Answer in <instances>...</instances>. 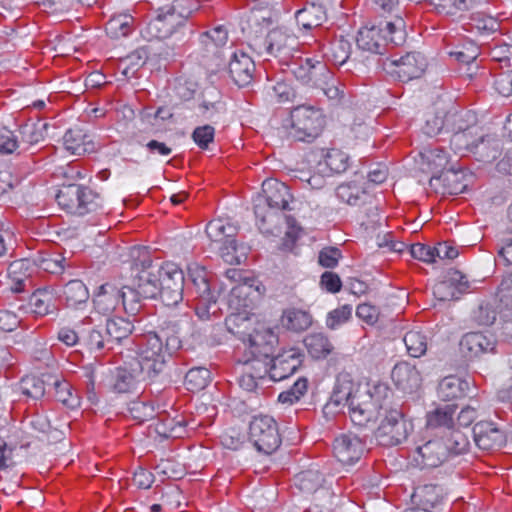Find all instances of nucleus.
<instances>
[{
  "instance_id": "nucleus-19",
  "label": "nucleus",
  "mask_w": 512,
  "mask_h": 512,
  "mask_svg": "<svg viewBox=\"0 0 512 512\" xmlns=\"http://www.w3.org/2000/svg\"><path fill=\"white\" fill-rule=\"evenodd\" d=\"M473 436L476 445L483 450L499 449L506 442L504 432L488 421L476 423L473 427Z\"/></svg>"
},
{
  "instance_id": "nucleus-62",
  "label": "nucleus",
  "mask_w": 512,
  "mask_h": 512,
  "mask_svg": "<svg viewBox=\"0 0 512 512\" xmlns=\"http://www.w3.org/2000/svg\"><path fill=\"white\" fill-rule=\"evenodd\" d=\"M249 324V318L242 314H231L226 318L225 325L227 330L233 335L244 339L250 334L246 332L247 325Z\"/></svg>"
},
{
  "instance_id": "nucleus-9",
  "label": "nucleus",
  "mask_w": 512,
  "mask_h": 512,
  "mask_svg": "<svg viewBox=\"0 0 512 512\" xmlns=\"http://www.w3.org/2000/svg\"><path fill=\"white\" fill-rule=\"evenodd\" d=\"M248 439L259 453L265 455L274 453L282 443L276 420L262 414L254 416L250 421Z\"/></svg>"
},
{
  "instance_id": "nucleus-20",
  "label": "nucleus",
  "mask_w": 512,
  "mask_h": 512,
  "mask_svg": "<svg viewBox=\"0 0 512 512\" xmlns=\"http://www.w3.org/2000/svg\"><path fill=\"white\" fill-rule=\"evenodd\" d=\"M469 289L467 277L458 270L449 272L447 280L434 287V295L441 301L457 300Z\"/></svg>"
},
{
  "instance_id": "nucleus-50",
  "label": "nucleus",
  "mask_w": 512,
  "mask_h": 512,
  "mask_svg": "<svg viewBox=\"0 0 512 512\" xmlns=\"http://www.w3.org/2000/svg\"><path fill=\"white\" fill-rule=\"evenodd\" d=\"M211 379V373L207 368H191L185 376V385L189 391L196 392L207 387Z\"/></svg>"
},
{
  "instance_id": "nucleus-55",
  "label": "nucleus",
  "mask_w": 512,
  "mask_h": 512,
  "mask_svg": "<svg viewBox=\"0 0 512 512\" xmlns=\"http://www.w3.org/2000/svg\"><path fill=\"white\" fill-rule=\"evenodd\" d=\"M47 124L41 122H32L22 125L19 129L23 143L33 145L45 138Z\"/></svg>"
},
{
  "instance_id": "nucleus-32",
  "label": "nucleus",
  "mask_w": 512,
  "mask_h": 512,
  "mask_svg": "<svg viewBox=\"0 0 512 512\" xmlns=\"http://www.w3.org/2000/svg\"><path fill=\"white\" fill-rule=\"evenodd\" d=\"M326 18L325 8L321 4L311 3L295 12L296 23L306 30L321 26Z\"/></svg>"
},
{
  "instance_id": "nucleus-30",
  "label": "nucleus",
  "mask_w": 512,
  "mask_h": 512,
  "mask_svg": "<svg viewBox=\"0 0 512 512\" xmlns=\"http://www.w3.org/2000/svg\"><path fill=\"white\" fill-rule=\"evenodd\" d=\"M294 43L295 38L282 28L271 30L265 39L267 54L275 57L288 54Z\"/></svg>"
},
{
  "instance_id": "nucleus-52",
  "label": "nucleus",
  "mask_w": 512,
  "mask_h": 512,
  "mask_svg": "<svg viewBox=\"0 0 512 512\" xmlns=\"http://www.w3.org/2000/svg\"><path fill=\"white\" fill-rule=\"evenodd\" d=\"M474 0H432L431 5L438 14L454 16L468 10Z\"/></svg>"
},
{
  "instance_id": "nucleus-63",
  "label": "nucleus",
  "mask_w": 512,
  "mask_h": 512,
  "mask_svg": "<svg viewBox=\"0 0 512 512\" xmlns=\"http://www.w3.org/2000/svg\"><path fill=\"white\" fill-rule=\"evenodd\" d=\"M308 381L306 378H299L293 386L279 394L278 400L281 403L292 404L298 401L307 391Z\"/></svg>"
},
{
  "instance_id": "nucleus-10",
  "label": "nucleus",
  "mask_w": 512,
  "mask_h": 512,
  "mask_svg": "<svg viewBox=\"0 0 512 512\" xmlns=\"http://www.w3.org/2000/svg\"><path fill=\"white\" fill-rule=\"evenodd\" d=\"M289 136L297 141H312L322 131L325 119L313 106H297L290 113Z\"/></svg>"
},
{
  "instance_id": "nucleus-4",
  "label": "nucleus",
  "mask_w": 512,
  "mask_h": 512,
  "mask_svg": "<svg viewBox=\"0 0 512 512\" xmlns=\"http://www.w3.org/2000/svg\"><path fill=\"white\" fill-rule=\"evenodd\" d=\"M187 292L194 297L195 314L200 321L214 322L221 318V308L218 303V292L211 288L209 273L198 264L188 266Z\"/></svg>"
},
{
  "instance_id": "nucleus-21",
  "label": "nucleus",
  "mask_w": 512,
  "mask_h": 512,
  "mask_svg": "<svg viewBox=\"0 0 512 512\" xmlns=\"http://www.w3.org/2000/svg\"><path fill=\"white\" fill-rule=\"evenodd\" d=\"M92 302L98 313L111 314L120 302L123 304V287L118 288L111 283L102 284L93 295Z\"/></svg>"
},
{
  "instance_id": "nucleus-45",
  "label": "nucleus",
  "mask_w": 512,
  "mask_h": 512,
  "mask_svg": "<svg viewBox=\"0 0 512 512\" xmlns=\"http://www.w3.org/2000/svg\"><path fill=\"white\" fill-rule=\"evenodd\" d=\"M336 196L349 205H358L367 196L363 188L354 182L340 184L336 188Z\"/></svg>"
},
{
  "instance_id": "nucleus-28",
  "label": "nucleus",
  "mask_w": 512,
  "mask_h": 512,
  "mask_svg": "<svg viewBox=\"0 0 512 512\" xmlns=\"http://www.w3.org/2000/svg\"><path fill=\"white\" fill-rule=\"evenodd\" d=\"M327 68L326 64L321 61L313 62L312 59L306 58L300 62H295L291 66V72L297 80L302 84L315 86L316 80L323 75Z\"/></svg>"
},
{
  "instance_id": "nucleus-57",
  "label": "nucleus",
  "mask_w": 512,
  "mask_h": 512,
  "mask_svg": "<svg viewBox=\"0 0 512 512\" xmlns=\"http://www.w3.org/2000/svg\"><path fill=\"white\" fill-rule=\"evenodd\" d=\"M128 411L131 417L139 422L153 419L156 415L153 404L142 400L132 401L129 404Z\"/></svg>"
},
{
  "instance_id": "nucleus-11",
  "label": "nucleus",
  "mask_w": 512,
  "mask_h": 512,
  "mask_svg": "<svg viewBox=\"0 0 512 512\" xmlns=\"http://www.w3.org/2000/svg\"><path fill=\"white\" fill-rule=\"evenodd\" d=\"M185 275L180 267L173 263L163 264L159 282L160 299L166 306H176L183 300Z\"/></svg>"
},
{
  "instance_id": "nucleus-27",
  "label": "nucleus",
  "mask_w": 512,
  "mask_h": 512,
  "mask_svg": "<svg viewBox=\"0 0 512 512\" xmlns=\"http://www.w3.org/2000/svg\"><path fill=\"white\" fill-rule=\"evenodd\" d=\"M136 369H138V366L132 361L125 363L123 367L116 368L111 384L112 390L117 393H127L135 387L137 381L148 380V378H144L142 371Z\"/></svg>"
},
{
  "instance_id": "nucleus-15",
  "label": "nucleus",
  "mask_w": 512,
  "mask_h": 512,
  "mask_svg": "<svg viewBox=\"0 0 512 512\" xmlns=\"http://www.w3.org/2000/svg\"><path fill=\"white\" fill-rule=\"evenodd\" d=\"M459 346L462 355L468 360H473L484 354L494 353L496 340L492 335L469 332L462 336Z\"/></svg>"
},
{
  "instance_id": "nucleus-8",
  "label": "nucleus",
  "mask_w": 512,
  "mask_h": 512,
  "mask_svg": "<svg viewBox=\"0 0 512 512\" xmlns=\"http://www.w3.org/2000/svg\"><path fill=\"white\" fill-rule=\"evenodd\" d=\"M382 420L375 431L377 442L386 447L396 446L407 440L413 431V423L397 408H385Z\"/></svg>"
},
{
  "instance_id": "nucleus-12",
  "label": "nucleus",
  "mask_w": 512,
  "mask_h": 512,
  "mask_svg": "<svg viewBox=\"0 0 512 512\" xmlns=\"http://www.w3.org/2000/svg\"><path fill=\"white\" fill-rule=\"evenodd\" d=\"M384 409L368 392L357 395L348 407L353 424L363 428L374 425L378 418L382 416L381 411H384Z\"/></svg>"
},
{
  "instance_id": "nucleus-18",
  "label": "nucleus",
  "mask_w": 512,
  "mask_h": 512,
  "mask_svg": "<svg viewBox=\"0 0 512 512\" xmlns=\"http://www.w3.org/2000/svg\"><path fill=\"white\" fill-rule=\"evenodd\" d=\"M392 64L395 66L393 72L402 82L419 78L427 66L424 56L417 52H410L398 59H394Z\"/></svg>"
},
{
  "instance_id": "nucleus-42",
  "label": "nucleus",
  "mask_w": 512,
  "mask_h": 512,
  "mask_svg": "<svg viewBox=\"0 0 512 512\" xmlns=\"http://www.w3.org/2000/svg\"><path fill=\"white\" fill-rule=\"evenodd\" d=\"M271 23L270 15H266L262 10H256L248 15L246 25L242 27V30L246 32L249 37L257 38L269 28Z\"/></svg>"
},
{
  "instance_id": "nucleus-36",
  "label": "nucleus",
  "mask_w": 512,
  "mask_h": 512,
  "mask_svg": "<svg viewBox=\"0 0 512 512\" xmlns=\"http://www.w3.org/2000/svg\"><path fill=\"white\" fill-rule=\"evenodd\" d=\"M456 406L446 404L429 412L426 416L427 427L430 429H442L443 434L454 428V415Z\"/></svg>"
},
{
  "instance_id": "nucleus-25",
  "label": "nucleus",
  "mask_w": 512,
  "mask_h": 512,
  "mask_svg": "<svg viewBox=\"0 0 512 512\" xmlns=\"http://www.w3.org/2000/svg\"><path fill=\"white\" fill-rule=\"evenodd\" d=\"M391 379L398 389L403 392H413L421 385V375L415 366L400 362L394 366Z\"/></svg>"
},
{
  "instance_id": "nucleus-17",
  "label": "nucleus",
  "mask_w": 512,
  "mask_h": 512,
  "mask_svg": "<svg viewBox=\"0 0 512 512\" xmlns=\"http://www.w3.org/2000/svg\"><path fill=\"white\" fill-rule=\"evenodd\" d=\"M359 394H362L358 390H355V384L348 373H340L335 380V384L330 396V400L325 405V409L334 407L340 409L344 406H350V402L355 399Z\"/></svg>"
},
{
  "instance_id": "nucleus-7",
  "label": "nucleus",
  "mask_w": 512,
  "mask_h": 512,
  "mask_svg": "<svg viewBox=\"0 0 512 512\" xmlns=\"http://www.w3.org/2000/svg\"><path fill=\"white\" fill-rule=\"evenodd\" d=\"M266 336L261 333L249 335V354L250 357L244 361L243 369L257 376L264 382L270 380V366L272 364V356L274 353L275 336L267 333Z\"/></svg>"
},
{
  "instance_id": "nucleus-23",
  "label": "nucleus",
  "mask_w": 512,
  "mask_h": 512,
  "mask_svg": "<svg viewBox=\"0 0 512 512\" xmlns=\"http://www.w3.org/2000/svg\"><path fill=\"white\" fill-rule=\"evenodd\" d=\"M482 141L483 136L479 135L477 126L459 124L450 139V145L455 153L464 155L465 152L473 151Z\"/></svg>"
},
{
  "instance_id": "nucleus-13",
  "label": "nucleus",
  "mask_w": 512,
  "mask_h": 512,
  "mask_svg": "<svg viewBox=\"0 0 512 512\" xmlns=\"http://www.w3.org/2000/svg\"><path fill=\"white\" fill-rule=\"evenodd\" d=\"M366 451V442L352 433H342L333 441V454L344 465H352L359 461Z\"/></svg>"
},
{
  "instance_id": "nucleus-6",
  "label": "nucleus",
  "mask_w": 512,
  "mask_h": 512,
  "mask_svg": "<svg viewBox=\"0 0 512 512\" xmlns=\"http://www.w3.org/2000/svg\"><path fill=\"white\" fill-rule=\"evenodd\" d=\"M56 200L68 213L84 216L102 207L101 196L91 188L73 183L64 184Z\"/></svg>"
},
{
  "instance_id": "nucleus-29",
  "label": "nucleus",
  "mask_w": 512,
  "mask_h": 512,
  "mask_svg": "<svg viewBox=\"0 0 512 512\" xmlns=\"http://www.w3.org/2000/svg\"><path fill=\"white\" fill-rule=\"evenodd\" d=\"M351 43L343 36L336 37L322 46L323 56L336 66L347 63L351 54Z\"/></svg>"
},
{
  "instance_id": "nucleus-56",
  "label": "nucleus",
  "mask_w": 512,
  "mask_h": 512,
  "mask_svg": "<svg viewBox=\"0 0 512 512\" xmlns=\"http://www.w3.org/2000/svg\"><path fill=\"white\" fill-rule=\"evenodd\" d=\"M56 399L69 408H75L79 405V398L73 394L72 387L65 380H55L54 382Z\"/></svg>"
},
{
  "instance_id": "nucleus-44",
  "label": "nucleus",
  "mask_w": 512,
  "mask_h": 512,
  "mask_svg": "<svg viewBox=\"0 0 512 512\" xmlns=\"http://www.w3.org/2000/svg\"><path fill=\"white\" fill-rule=\"evenodd\" d=\"M447 448V455L449 454H462L467 451L469 447V441L464 433L459 429L452 428L441 437Z\"/></svg>"
},
{
  "instance_id": "nucleus-33",
  "label": "nucleus",
  "mask_w": 512,
  "mask_h": 512,
  "mask_svg": "<svg viewBox=\"0 0 512 512\" xmlns=\"http://www.w3.org/2000/svg\"><path fill=\"white\" fill-rule=\"evenodd\" d=\"M104 327L113 349L124 341H129L134 329L132 322L122 317L107 319Z\"/></svg>"
},
{
  "instance_id": "nucleus-5",
  "label": "nucleus",
  "mask_w": 512,
  "mask_h": 512,
  "mask_svg": "<svg viewBox=\"0 0 512 512\" xmlns=\"http://www.w3.org/2000/svg\"><path fill=\"white\" fill-rule=\"evenodd\" d=\"M135 346V358L132 362L138 366L137 371L144 373V378L153 380L163 372L167 356L159 333L149 332L132 341Z\"/></svg>"
},
{
  "instance_id": "nucleus-2",
  "label": "nucleus",
  "mask_w": 512,
  "mask_h": 512,
  "mask_svg": "<svg viewBox=\"0 0 512 512\" xmlns=\"http://www.w3.org/2000/svg\"><path fill=\"white\" fill-rule=\"evenodd\" d=\"M293 196L289 187L276 179H266L262 192L254 200V213L259 230L263 234H274L272 225L278 212L288 209Z\"/></svg>"
},
{
  "instance_id": "nucleus-58",
  "label": "nucleus",
  "mask_w": 512,
  "mask_h": 512,
  "mask_svg": "<svg viewBox=\"0 0 512 512\" xmlns=\"http://www.w3.org/2000/svg\"><path fill=\"white\" fill-rule=\"evenodd\" d=\"M471 317L478 325L490 326L497 319V311L490 303H481L473 310Z\"/></svg>"
},
{
  "instance_id": "nucleus-47",
  "label": "nucleus",
  "mask_w": 512,
  "mask_h": 512,
  "mask_svg": "<svg viewBox=\"0 0 512 512\" xmlns=\"http://www.w3.org/2000/svg\"><path fill=\"white\" fill-rule=\"evenodd\" d=\"M324 482L323 475L318 470L309 469L302 471L295 478L298 488L306 493H312L318 490Z\"/></svg>"
},
{
  "instance_id": "nucleus-1",
  "label": "nucleus",
  "mask_w": 512,
  "mask_h": 512,
  "mask_svg": "<svg viewBox=\"0 0 512 512\" xmlns=\"http://www.w3.org/2000/svg\"><path fill=\"white\" fill-rule=\"evenodd\" d=\"M163 264L151 260L147 251L131 267V284L123 286V309L129 316L138 315L148 299L159 294Z\"/></svg>"
},
{
  "instance_id": "nucleus-41",
  "label": "nucleus",
  "mask_w": 512,
  "mask_h": 512,
  "mask_svg": "<svg viewBox=\"0 0 512 512\" xmlns=\"http://www.w3.org/2000/svg\"><path fill=\"white\" fill-rule=\"evenodd\" d=\"M423 159L426 161L428 169L433 172V175L449 169V157L447 152L441 147H430L422 153Z\"/></svg>"
},
{
  "instance_id": "nucleus-48",
  "label": "nucleus",
  "mask_w": 512,
  "mask_h": 512,
  "mask_svg": "<svg viewBox=\"0 0 512 512\" xmlns=\"http://www.w3.org/2000/svg\"><path fill=\"white\" fill-rule=\"evenodd\" d=\"M18 391L33 400H39L45 395V383L36 376H25L18 385Z\"/></svg>"
},
{
  "instance_id": "nucleus-60",
  "label": "nucleus",
  "mask_w": 512,
  "mask_h": 512,
  "mask_svg": "<svg viewBox=\"0 0 512 512\" xmlns=\"http://www.w3.org/2000/svg\"><path fill=\"white\" fill-rule=\"evenodd\" d=\"M471 21L472 28L480 34H490L499 29V23L494 17L482 13L473 14Z\"/></svg>"
},
{
  "instance_id": "nucleus-49",
  "label": "nucleus",
  "mask_w": 512,
  "mask_h": 512,
  "mask_svg": "<svg viewBox=\"0 0 512 512\" xmlns=\"http://www.w3.org/2000/svg\"><path fill=\"white\" fill-rule=\"evenodd\" d=\"M134 19L129 14L113 16L106 25V31L111 37H125L132 31Z\"/></svg>"
},
{
  "instance_id": "nucleus-46",
  "label": "nucleus",
  "mask_w": 512,
  "mask_h": 512,
  "mask_svg": "<svg viewBox=\"0 0 512 512\" xmlns=\"http://www.w3.org/2000/svg\"><path fill=\"white\" fill-rule=\"evenodd\" d=\"M161 19L167 27H169L170 32L174 35H180L178 40L181 42H185L191 34H193V29L191 27H183L181 23L174 17L168 7L165 5L160 7L157 10Z\"/></svg>"
},
{
  "instance_id": "nucleus-53",
  "label": "nucleus",
  "mask_w": 512,
  "mask_h": 512,
  "mask_svg": "<svg viewBox=\"0 0 512 512\" xmlns=\"http://www.w3.org/2000/svg\"><path fill=\"white\" fill-rule=\"evenodd\" d=\"M349 156L338 149H331L324 157V162L319 166L325 165L332 173H343L349 167Z\"/></svg>"
},
{
  "instance_id": "nucleus-40",
  "label": "nucleus",
  "mask_w": 512,
  "mask_h": 512,
  "mask_svg": "<svg viewBox=\"0 0 512 512\" xmlns=\"http://www.w3.org/2000/svg\"><path fill=\"white\" fill-rule=\"evenodd\" d=\"M282 324L287 329L301 332L308 329L312 324L310 313L300 309H287L282 316Z\"/></svg>"
},
{
  "instance_id": "nucleus-39",
  "label": "nucleus",
  "mask_w": 512,
  "mask_h": 512,
  "mask_svg": "<svg viewBox=\"0 0 512 512\" xmlns=\"http://www.w3.org/2000/svg\"><path fill=\"white\" fill-rule=\"evenodd\" d=\"M308 353L315 359L326 358L333 350L329 338L323 333H310L304 338Z\"/></svg>"
},
{
  "instance_id": "nucleus-51",
  "label": "nucleus",
  "mask_w": 512,
  "mask_h": 512,
  "mask_svg": "<svg viewBox=\"0 0 512 512\" xmlns=\"http://www.w3.org/2000/svg\"><path fill=\"white\" fill-rule=\"evenodd\" d=\"M403 342L407 348V352L412 357H420L427 350V337L420 331H408L403 338Z\"/></svg>"
},
{
  "instance_id": "nucleus-3",
  "label": "nucleus",
  "mask_w": 512,
  "mask_h": 512,
  "mask_svg": "<svg viewBox=\"0 0 512 512\" xmlns=\"http://www.w3.org/2000/svg\"><path fill=\"white\" fill-rule=\"evenodd\" d=\"M406 24L401 15L390 20L380 21L377 25L364 26L358 31L357 47L372 54L383 55L389 45L395 47L406 41Z\"/></svg>"
},
{
  "instance_id": "nucleus-37",
  "label": "nucleus",
  "mask_w": 512,
  "mask_h": 512,
  "mask_svg": "<svg viewBox=\"0 0 512 512\" xmlns=\"http://www.w3.org/2000/svg\"><path fill=\"white\" fill-rule=\"evenodd\" d=\"M61 297L64 299L66 306L77 308L87 302L89 291L81 280L74 279L64 285Z\"/></svg>"
},
{
  "instance_id": "nucleus-59",
  "label": "nucleus",
  "mask_w": 512,
  "mask_h": 512,
  "mask_svg": "<svg viewBox=\"0 0 512 512\" xmlns=\"http://www.w3.org/2000/svg\"><path fill=\"white\" fill-rule=\"evenodd\" d=\"M449 55L460 63L470 64L477 59L479 48L475 43L468 42L450 51Z\"/></svg>"
},
{
  "instance_id": "nucleus-14",
  "label": "nucleus",
  "mask_w": 512,
  "mask_h": 512,
  "mask_svg": "<svg viewBox=\"0 0 512 512\" xmlns=\"http://www.w3.org/2000/svg\"><path fill=\"white\" fill-rule=\"evenodd\" d=\"M228 73L232 81L239 87H246L252 83L256 65L247 53L241 50L230 51Z\"/></svg>"
},
{
  "instance_id": "nucleus-26",
  "label": "nucleus",
  "mask_w": 512,
  "mask_h": 512,
  "mask_svg": "<svg viewBox=\"0 0 512 512\" xmlns=\"http://www.w3.org/2000/svg\"><path fill=\"white\" fill-rule=\"evenodd\" d=\"M63 144L67 151L76 156L95 151L91 135L80 127L68 129L63 136Z\"/></svg>"
},
{
  "instance_id": "nucleus-54",
  "label": "nucleus",
  "mask_w": 512,
  "mask_h": 512,
  "mask_svg": "<svg viewBox=\"0 0 512 512\" xmlns=\"http://www.w3.org/2000/svg\"><path fill=\"white\" fill-rule=\"evenodd\" d=\"M166 6L183 27H187V19L199 8L197 0H174Z\"/></svg>"
},
{
  "instance_id": "nucleus-16",
  "label": "nucleus",
  "mask_w": 512,
  "mask_h": 512,
  "mask_svg": "<svg viewBox=\"0 0 512 512\" xmlns=\"http://www.w3.org/2000/svg\"><path fill=\"white\" fill-rule=\"evenodd\" d=\"M302 364V355L296 349L283 351L272 357L270 380L278 382L294 374Z\"/></svg>"
},
{
  "instance_id": "nucleus-22",
  "label": "nucleus",
  "mask_w": 512,
  "mask_h": 512,
  "mask_svg": "<svg viewBox=\"0 0 512 512\" xmlns=\"http://www.w3.org/2000/svg\"><path fill=\"white\" fill-rule=\"evenodd\" d=\"M416 453L418 455L416 461L422 467L434 468L440 466L448 457L447 448L443 439H433L427 441L422 446L417 447Z\"/></svg>"
},
{
  "instance_id": "nucleus-38",
  "label": "nucleus",
  "mask_w": 512,
  "mask_h": 512,
  "mask_svg": "<svg viewBox=\"0 0 512 512\" xmlns=\"http://www.w3.org/2000/svg\"><path fill=\"white\" fill-rule=\"evenodd\" d=\"M469 383L456 376L445 377L438 386V395L444 401H451L466 395Z\"/></svg>"
},
{
  "instance_id": "nucleus-64",
  "label": "nucleus",
  "mask_w": 512,
  "mask_h": 512,
  "mask_svg": "<svg viewBox=\"0 0 512 512\" xmlns=\"http://www.w3.org/2000/svg\"><path fill=\"white\" fill-rule=\"evenodd\" d=\"M146 34L150 39H167L173 35L157 11L155 17L147 24Z\"/></svg>"
},
{
  "instance_id": "nucleus-35",
  "label": "nucleus",
  "mask_w": 512,
  "mask_h": 512,
  "mask_svg": "<svg viewBox=\"0 0 512 512\" xmlns=\"http://www.w3.org/2000/svg\"><path fill=\"white\" fill-rule=\"evenodd\" d=\"M82 341L84 345L92 352H105L114 350L108 335L105 333V327L95 325L89 329L82 328Z\"/></svg>"
},
{
  "instance_id": "nucleus-34",
  "label": "nucleus",
  "mask_w": 512,
  "mask_h": 512,
  "mask_svg": "<svg viewBox=\"0 0 512 512\" xmlns=\"http://www.w3.org/2000/svg\"><path fill=\"white\" fill-rule=\"evenodd\" d=\"M314 87L321 90L328 100L335 105L339 104L344 98V85L334 76L328 67L323 72V75L316 80Z\"/></svg>"
},
{
  "instance_id": "nucleus-24",
  "label": "nucleus",
  "mask_w": 512,
  "mask_h": 512,
  "mask_svg": "<svg viewBox=\"0 0 512 512\" xmlns=\"http://www.w3.org/2000/svg\"><path fill=\"white\" fill-rule=\"evenodd\" d=\"M430 186L435 190L441 188L443 194L457 195L464 192L467 185L464 183L463 173L450 166L439 175H433L430 179Z\"/></svg>"
},
{
  "instance_id": "nucleus-43",
  "label": "nucleus",
  "mask_w": 512,
  "mask_h": 512,
  "mask_svg": "<svg viewBox=\"0 0 512 512\" xmlns=\"http://www.w3.org/2000/svg\"><path fill=\"white\" fill-rule=\"evenodd\" d=\"M237 229L230 223H224L220 219L210 221L206 226V234L211 241L223 243L227 238L235 237Z\"/></svg>"
},
{
  "instance_id": "nucleus-61",
  "label": "nucleus",
  "mask_w": 512,
  "mask_h": 512,
  "mask_svg": "<svg viewBox=\"0 0 512 512\" xmlns=\"http://www.w3.org/2000/svg\"><path fill=\"white\" fill-rule=\"evenodd\" d=\"M352 315V306L345 304L339 308L330 311L326 318V326L329 329H337L342 324L346 323Z\"/></svg>"
},
{
  "instance_id": "nucleus-31",
  "label": "nucleus",
  "mask_w": 512,
  "mask_h": 512,
  "mask_svg": "<svg viewBox=\"0 0 512 512\" xmlns=\"http://www.w3.org/2000/svg\"><path fill=\"white\" fill-rule=\"evenodd\" d=\"M227 41L228 30L224 25H218L200 35V42L206 47V51L221 59L226 56V51L219 48L225 46Z\"/></svg>"
}]
</instances>
